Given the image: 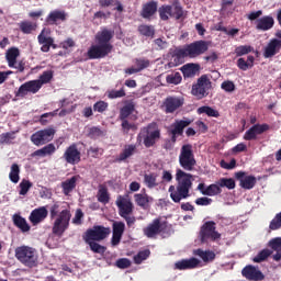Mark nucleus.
Instances as JSON below:
<instances>
[{
	"mask_svg": "<svg viewBox=\"0 0 281 281\" xmlns=\"http://www.w3.org/2000/svg\"><path fill=\"white\" fill-rule=\"evenodd\" d=\"M113 36H115V32L109 29L98 32L94 37L95 44L91 45L87 52L88 58L90 60L106 58L113 52V44H111Z\"/></svg>",
	"mask_w": 281,
	"mask_h": 281,
	"instance_id": "1",
	"label": "nucleus"
},
{
	"mask_svg": "<svg viewBox=\"0 0 281 281\" xmlns=\"http://www.w3.org/2000/svg\"><path fill=\"white\" fill-rule=\"evenodd\" d=\"M207 49H210V43L207 41L200 40L191 44H186L182 48H176L173 50L172 58L175 61H170L168 67H177V60L183 58H199V56H203Z\"/></svg>",
	"mask_w": 281,
	"mask_h": 281,
	"instance_id": "2",
	"label": "nucleus"
},
{
	"mask_svg": "<svg viewBox=\"0 0 281 281\" xmlns=\"http://www.w3.org/2000/svg\"><path fill=\"white\" fill-rule=\"evenodd\" d=\"M176 181L178 182L177 187H169L170 199L173 203H181L183 199L190 196V190L192 189V173H188L182 169H177L176 171Z\"/></svg>",
	"mask_w": 281,
	"mask_h": 281,
	"instance_id": "3",
	"label": "nucleus"
},
{
	"mask_svg": "<svg viewBox=\"0 0 281 281\" xmlns=\"http://www.w3.org/2000/svg\"><path fill=\"white\" fill-rule=\"evenodd\" d=\"M50 218L54 221L52 232L58 238H61L66 229H69V223L71 222V211L63 210L60 212V204L55 202L50 209Z\"/></svg>",
	"mask_w": 281,
	"mask_h": 281,
	"instance_id": "4",
	"label": "nucleus"
},
{
	"mask_svg": "<svg viewBox=\"0 0 281 281\" xmlns=\"http://www.w3.org/2000/svg\"><path fill=\"white\" fill-rule=\"evenodd\" d=\"M179 166L187 172H192L196 168V157L194 156V147L192 144H184L180 148L178 156Z\"/></svg>",
	"mask_w": 281,
	"mask_h": 281,
	"instance_id": "5",
	"label": "nucleus"
},
{
	"mask_svg": "<svg viewBox=\"0 0 281 281\" xmlns=\"http://www.w3.org/2000/svg\"><path fill=\"white\" fill-rule=\"evenodd\" d=\"M15 258L24 265V267H36L38 262V256L36 255V249L30 246H20L15 248Z\"/></svg>",
	"mask_w": 281,
	"mask_h": 281,
	"instance_id": "6",
	"label": "nucleus"
},
{
	"mask_svg": "<svg viewBox=\"0 0 281 281\" xmlns=\"http://www.w3.org/2000/svg\"><path fill=\"white\" fill-rule=\"evenodd\" d=\"M212 90V81L207 78V75H202L198 78L196 82L192 85L191 95H194L195 100H203L210 95Z\"/></svg>",
	"mask_w": 281,
	"mask_h": 281,
	"instance_id": "7",
	"label": "nucleus"
},
{
	"mask_svg": "<svg viewBox=\"0 0 281 281\" xmlns=\"http://www.w3.org/2000/svg\"><path fill=\"white\" fill-rule=\"evenodd\" d=\"M144 134L145 148H153L157 144L158 139H161V131L156 122L149 123L146 127L142 128Z\"/></svg>",
	"mask_w": 281,
	"mask_h": 281,
	"instance_id": "8",
	"label": "nucleus"
},
{
	"mask_svg": "<svg viewBox=\"0 0 281 281\" xmlns=\"http://www.w3.org/2000/svg\"><path fill=\"white\" fill-rule=\"evenodd\" d=\"M200 240L202 244L207 243V240H212V243L221 240V233L216 231V222L209 221L201 226Z\"/></svg>",
	"mask_w": 281,
	"mask_h": 281,
	"instance_id": "9",
	"label": "nucleus"
},
{
	"mask_svg": "<svg viewBox=\"0 0 281 281\" xmlns=\"http://www.w3.org/2000/svg\"><path fill=\"white\" fill-rule=\"evenodd\" d=\"M166 229H168V222H161L158 217L143 228V234L146 238H156L159 234H166Z\"/></svg>",
	"mask_w": 281,
	"mask_h": 281,
	"instance_id": "10",
	"label": "nucleus"
},
{
	"mask_svg": "<svg viewBox=\"0 0 281 281\" xmlns=\"http://www.w3.org/2000/svg\"><path fill=\"white\" fill-rule=\"evenodd\" d=\"M111 235V227H104L102 225H94L92 228H89L83 234V237L91 238L92 240H97L100 243L109 238Z\"/></svg>",
	"mask_w": 281,
	"mask_h": 281,
	"instance_id": "11",
	"label": "nucleus"
},
{
	"mask_svg": "<svg viewBox=\"0 0 281 281\" xmlns=\"http://www.w3.org/2000/svg\"><path fill=\"white\" fill-rule=\"evenodd\" d=\"M21 56V52L16 47H11L7 50L5 59L11 69H16L18 71H25V61L16 60Z\"/></svg>",
	"mask_w": 281,
	"mask_h": 281,
	"instance_id": "12",
	"label": "nucleus"
},
{
	"mask_svg": "<svg viewBox=\"0 0 281 281\" xmlns=\"http://www.w3.org/2000/svg\"><path fill=\"white\" fill-rule=\"evenodd\" d=\"M56 131L54 128H45L35 132L31 136V142L34 144V146H45V144H48V142H52L54 139Z\"/></svg>",
	"mask_w": 281,
	"mask_h": 281,
	"instance_id": "13",
	"label": "nucleus"
},
{
	"mask_svg": "<svg viewBox=\"0 0 281 281\" xmlns=\"http://www.w3.org/2000/svg\"><path fill=\"white\" fill-rule=\"evenodd\" d=\"M63 157L66 164H70V166H76L82 160V154L78 150V145L76 143H72L66 148Z\"/></svg>",
	"mask_w": 281,
	"mask_h": 281,
	"instance_id": "14",
	"label": "nucleus"
},
{
	"mask_svg": "<svg viewBox=\"0 0 281 281\" xmlns=\"http://www.w3.org/2000/svg\"><path fill=\"white\" fill-rule=\"evenodd\" d=\"M190 124H192V121L189 119L176 120L172 123L171 128L168 130L169 135L172 137V142H177V138L183 135V131L188 128Z\"/></svg>",
	"mask_w": 281,
	"mask_h": 281,
	"instance_id": "15",
	"label": "nucleus"
},
{
	"mask_svg": "<svg viewBox=\"0 0 281 281\" xmlns=\"http://www.w3.org/2000/svg\"><path fill=\"white\" fill-rule=\"evenodd\" d=\"M38 91H41V83L36 80H30L20 86L15 92V97L25 98L27 93H32L34 95L35 93H38Z\"/></svg>",
	"mask_w": 281,
	"mask_h": 281,
	"instance_id": "16",
	"label": "nucleus"
},
{
	"mask_svg": "<svg viewBox=\"0 0 281 281\" xmlns=\"http://www.w3.org/2000/svg\"><path fill=\"white\" fill-rule=\"evenodd\" d=\"M270 126L267 123L263 124H255L244 134V139L246 142H256L258 139V135H262L269 131Z\"/></svg>",
	"mask_w": 281,
	"mask_h": 281,
	"instance_id": "17",
	"label": "nucleus"
},
{
	"mask_svg": "<svg viewBox=\"0 0 281 281\" xmlns=\"http://www.w3.org/2000/svg\"><path fill=\"white\" fill-rule=\"evenodd\" d=\"M116 205L121 217L133 214V202L128 199V195H119L116 199Z\"/></svg>",
	"mask_w": 281,
	"mask_h": 281,
	"instance_id": "18",
	"label": "nucleus"
},
{
	"mask_svg": "<svg viewBox=\"0 0 281 281\" xmlns=\"http://www.w3.org/2000/svg\"><path fill=\"white\" fill-rule=\"evenodd\" d=\"M125 229L126 224H124V222H113L111 239V245L113 247H117V245L122 241V236H124Z\"/></svg>",
	"mask_w": 281,
	"mask_h": 281,
	"instance_id": "19",
	"label": "nucleus"
},
{
	"mask_svg": "<svg viewBox=\"0 0 281 281\" xmlns=\"http://www.w3.org/2000/svg\"><path fill=\"white\" fill-rule=\"evenodd\" d=\"M281 38H272L263 49V58H273L276 54H280Z\"/></svg>",
	"mask_w": 281,
	"mask_h": 281,
	"instance_id": "20",
	"label": "nucleus"
},
{
	"mask_svg": "<svg viewBox=\"0 0 281 281\" xmlns=\"http://www.w3.org/2000/svg\"><path fill=\"white\" fill-rule=\"evenodd\" d=\"M183 98L179 97H167L164 101L165 112L166 113H175L178 109L183 106Z\"/></svg>",
	"mask_w": 281,
	"mask_h": 281,
	"instance_id": "21",
	"label": "nucleus"
},
{
	"mask_svg": "<svg viewBox=\"0 0 281 281\" xmlns=\"http://www.w3.org/2000/svg\"><path fill=\"white\" fill-rule=\"evenodd\" d=\"M241 274H243L244 278H246V280H250V281H262V280H265V274L262 273V271H260L259 269H257L254 266H246L241 270Z\"/></svg>",
	"mask_w": 281,
	"mask_h": 281,
	"instance_id": "22",
	"label": "nucleus"
},
{
	"mask_svg": "<svg viewBox=\"0 0 281 281\" xmlns=\"http://www.w3.org/2000/svg\"><path fill=\"white\" fill-rule=\"evenodd\" d=\"M48 214H49V211H47V207L41 206L31 212L29 216V221L30 223H32V225H38L43 223L45 218H47Z\"/></svg>",
	"mask_w": 281,
	"mask_h": 281,
	"instance_id": "23",
	"label": "nucleus"
},
{
	"mask_svg": "<svg viewBox=\"0 0 281 281\" xmlns=\"http://www.w3.org/2000/svg\"><path fill=\"white\" fill-rule=\"evenodd\" d=\"M236 179L239 181L240 188L244 190H252L256 187L257 180L254 176H246L245 171H238L235 173Z\"/></svg>",
	"mask_w": 281,
	"mask_h": 281,
	"instance_id": "24",
	"label": "nucleus"
},
{
	"mask_svg": "<svg viewBox=\"0 0 281 281\" xmlns=\"http://www.w3.org/2000/svg\"><path fill=\"white\" fill-rule=\"evenodd\" d=\"M256 30L259 32H269L276 25V20L271 15L259 18L256 22Z\"/></svg>",
	"mask_w": 281,
	"mask_h": 281,
	"instance_id": "25",
	"label": "nucleus"
},
{
	"mask_svg": "<svg viewBox=\"0 0 281 281\" xmlns=\"http://www.w3.org/2000/svg\"><path fill=\"white\" fill-rule=\"evenodd\" d=\"M201 265V260L192 257L190 259H181L175 263V269L178 271H187L188 269H196Z\"/></svg>",
	"mask_w": 281,
	"mask_h": 281,
	"instance_id": "26",
	"label": "nucleus"
},
{
	"mask_svg": "<svg viewBox=\"0 0 281 281\" xmlns=\"http://www.w3.org/2000/svg\"><path fill=\"white\" fill-rule=\"evenodd\" d=\"M137 153V145H125L122 153L119 155V157L115 158V164H122V161H126V159H131L133 155Z\"/></svg>",
	"mask_w": 281,
	"mask_h": 281,
	"instance_id": "27",
	"label": "nucleus"
},
{
	"mask_svg": "<svg viewBox=\"0 0 281 281\" xmlns=\"http://www.w3.org/2000/svg\"><path fill=\"white\" fill-rule=\"evenodd\" d=\"M268 247L270 248V251H276L274 255H272V259L274 262L281 261V237H274L268 241Z\"/></svg>",
	"mask_w": 281,
	"mask_h": 281,
	"instance_id": "28",
	"label": "nucleus"
},
{
	"mask_svg": "<svg viewBox=\"0 0 281 281\" xmlns=\"http://www.w3.org/2000/svg\"><path fill=\"white\" fill-rule=\"evenodd\" d=\"M58 21H67V13L60 10H54L46 16L47 25H56Z\"/></svg>",
	"mask_w": 281,
	"mask_h": 281,
	"instance_id": "29",
	"label": "nucleus"
},
{
	"mask_svg": "<svg viewBox=\"0 0 281 281\" xmlns=\"http://www.w3.org/2000/svg\"><path fill=\"white\" fill-rule=\"evenodd\" d=\"M37 41L40 45H42V52H49V48L56 49V45L54 44L53 37L45 36V29L37 36Z\"/></svg>",
	"mask_w": 281,
	"mask_h": 281,
	"instance_id": "30",
	"label": "nucleus"
},
{
	"mask_svg": "<svg viewBox=\"0 0 281 281\" xmlns=\"http://www.w3.org/2000/svg\"><path fill=\"white\" fill-rule=\"evenodd\" d=\"M134 201L138 207H142V210H148V207H150L153 198L147 193H136L134 194Z\"/></svg>",
	"mask_w": 281,
	"mask_h": 281,
	"instance_id": "31",
	"label": "nucleus"
},
{
	"mask_svg": "<svg viewBox=\"0 0 281 281\" xmlns=\"http://www.w3.org/2000/svg\"><path fill=\"white\" fill-rule=\"evenodd\" d=\"M157 1H149L143 5L140 16L143 19H150L154 14L157 13Z\"/></svg>",
	"mask_w": 281,
	"mask_h": 281,
	"instance_id": "32",
	"label": "nucleus"
},
{
	"mask_svg": "<svg viewBox=\"0 0 281 281\" xmlns=\"http://www.w3.org/2000/svg\"><path fill=\"white\" fill-rule=\"evenodd\" d=\"M13 225L18 227L21 232L25 234V232H30L31 226L27 224V220H25L21 214H14L12 216Z\"/></svg>",
	"mask_w": 281,
	"mask_h": 281,
	"instance_id": "33",
	"label": "nucleus"
},
{
	"mask_svg": "<svg viewBox=\"0 0 281 281\" xmlns=\"http://www.w3.org/2000/svg\"><path fill=\"white\" fill-rule=\"evenodd\" d=\"M77 181H78V178H76V176H74L70 179H67L66 181L61 182V190H63V194H65V196H69V194H71V192H74V190H76Z\"/></svg>",
	"mask_w": 281,
	"mask_h": 281,
	"instance_id": "34",
	"label": "nucleus"
},
{
	"mask_svg": "<svg viewBox=\"0 0 281 281\" xmlns=\"http://www.w3.org/2000/svg\"><path fill=\"white\" fill-rule=\"evenodd\" d=\"M86 245H89L91 251H93V254H104V251H106V247L98 244V240L95 239H91L89 237H85L82 236Z\"/></svg>",
	"mask_w": 281,
	"mask_h": 281,
	"instance_id": "35",
	"label": "nucleus"
},
{
	"mask_svg": "<svg viewBox=\"0 0 281 281\" xmlns=\"http://www.w3.org/2000/svg\"><path fill=\"white\" fill-rule=\"evenodd\" d=\"M56 153V146L54 144H48L41 149L35 150L32 157H47Z\"/></svg>",
	"mask_w": 281,
	"mask_h": 281,
	"instance_id": "36",
	"label": "nucleus"
},
{
	"mask_svg": "<svg viewBox=\"0 0 281 281\" xmlns=\"http://www.w3.org/2000/svg\"><path fill=\"white\" fill-rule=\"evenodd\" d=\"M20 32L22 34H32V32H36L38 24L32 21H22L19 23Z\"/></svg>",
	"mask_w": 281,
	"mask_h": 281,
	"instance_id": "37",
	"label": "nucleus"
},
{
	"mask_svg": "<svg viewBox=\"0 0 281 281\" xmlns=\"http://www.w3.org/2000/svg\"><path fill=\"white\" fill-rule=\"evenodd\" d=\"M194 255L199 256L203 262H212L216 259V254L212 250H203L201 248L194 250Z\"/></svg>",
	"mask_w": 281,
	"mask_h": 281,
	"instance_id": "38",
	"label": "nucleus"
},
{
	"mask_svg": "<svg viewBox=\"0 0 281 281\" xmlns=\"http://www.w3.org/2000/svg\"><path fill=\"white\" fill-rule=\"evenodd\" d=\"M135 111V103L133 101L127 102L121 110H120V120H127L130 115H133Z\"/></svg>",
	"mask_w": 281,
	"mask_h": 281,
	"instance_id": "39",
	"label": "nucleus"
},
{
	"mask_svg": "<svg viewBox=\"0 0 281 281\" xmlns=\"http://www.w3.org/2000/svg\"><path fill=\"white\" fill-rule=\"evenodd\" d=\"M271 256H273V250L269 248H265L260 250L256 257L252 258V262H257V263L266 262V260H269Z\"/></svg>",
	"mask_w": 281,
	"mask_h": 281,
	"instance_id": "40",
	"label": "nucleus"
},
{
	"mask_svg": "<svg viewBox=\"0 0 281 281\" xmlns=\"http://www.w3.org/2000/svg\"><path fill=\"white\" fill-rule=\"evenodd\" d=\"M199 115H207V117H221V112L218 110H215L214 108L210 105H203L198 109Z\"/></svg>",
	"mask_w": 281,
	"mask_h": 281,
	"instance_id": "41",
	"label": "nucleus"
},
{
	"mask_svg": "<svg viewBox=\"0 0 281 281\" xmlns=\"http://www.w3.org/2000/svg\"><path fill=\"white\" fill-rule=\"evenodd\" d=\"M255 60H256V58L251 55H249L247 57V59L239 58L237 60V67H239V69H241V71H247V69H251V67H254V61Z\"/></svg>",
	"mask_w": 281,
	"mask_h": 281,
	"instance_id": "42",
	"label": "nucleus"
},
{
	"mask_svg": "<svg viewBox=\"0 0 281 281\" xmlns=\"http://www.w3.org/2000/svg\"><path fill=\"white\" fill-rule=\"evenodd\" d=\"M138 33L140 36H145L146 38H155V26L148 24H140L138 26Z\"/></svg>",
	"mask_w": 281,
	"mask_h": 281,
	"instance_id": "43",
	"label": "nucleus"
},
{
	"mask_svg": "<svg viewBox=\"0 0 281 281\" xmlns=\"http://www.w3.org/2000/svg\"><path fill=\"white\" fill-rule=\"evenodd\" d=\"M97 199L99 203H103V205H106L111 201V195L109 194V189L104 186H100Z\"/></svg>",
	"mask_w": 281,
	"mask_h": 281,
	"instance_id": "44",
	"label": "nucleus"
},
{
	"mask_svg": "<svg viewBox=\"0 0 281 281\" xmlns=\"http://www.w3.org/2000/svg\"><path fill=\"white\" fill-rule=\"evenodd\" d=\"M136 68H127L126 71H143V69H148L150 67V60L146 58L135 59Z\"/></svg>",
	"mask_w": 281,
	"mask_h": 281,
	"instance_id": "45",
	"label": "nucleus"
},
{
	"mask_svg": "<svg viewBox=\"0 0 281 281\" xmlns=\"http://www.w3.org/2000/svg\"><path fill=\"white\" fill-rule=\"evenodd\" d=\"M21 167L19 164L11 165V170L9 173V179L12 183H18L21 180Z\"/></svg>",
	"mask_w": 281,
	"mask_h": 281,
	"instance_id": "46",
	"label": "nucleus"
},
{
	"mask_svg": "<svg viewBox=\"0 0 281 281\" xmlns=\"http://www.w3.org/2000/svg\"><path fill=\"white\" fill-rule=\"evenodd\" d=\"M161 21H168L172 16V5L164 4L158 9Z\"/></svg>",
	"mask_w": 281,
	"mask_h": 281,
	"instance_id": "47",
	"label": "nucleus"
},
{
	"mask_svg": "<svg viewBox=\"0 0 281 281\" xmlns=\"http://www.w3.org/2000/svg\"><path fill=\"white\" fill-rule=\"evenodd\" d=\"M221 192H223V190L221 189V187L218 184H210L209 187H206V190L203 192L204 196H217V194H221Z\"/></svg>",
	"mask_w": 281,
	"mask_h": 281,
	"instance_id": "48",
	"label": "nucleus"
},
{
	"mask_svg": "<svg viewBox=\"0 0 281 281\" xmlns=\"http://www.w3.org/2000/svg\"><path fill=\"white\" fill-rule=\"evenodd\" d=\"M144 182L149 189L157 188V173H145Z\"/></svg>",
	"mask_w": 281,
	"mask_h": 281,
	"instance_id": "49",
	"label": "nucleus"
},
{
	"mask_svg": "<svg viewBox=\"0 0 281 281\" xmlns=\"http://www.w3.org/2000/svg\"><path fill=\"white\" fill-rule=\"evenodd\" d=\"M171 16L179 21V19L183 18V7H181V3L176 2L171 7Z\"/></svg>",
	"mask_w": 281,
	"mask_h": 281,
	"instance_id": "50",
	"label": "nucleus"
},
{
	"mask_svg": "<svg viewBox=\"0 0 281 281\" xmlns=\"http://www.w3.org/2000/svg\"><path fill=\"white\" fill-rule=\"evenodd\" d=\"M32 186H34L30 180H25L23 179L20 184V191L19 194L20 196H25V194H27L30 192V189L32 188Z\"/></svg>",
	"mask_w": 281,
	"mask_h": 281,
	"instance_id": "51",
	"label": "nucleus"
},
{
	"mask_svg": "<svg viewBox=\"0 0 281 281\" xmlns=\"http://www.w3.org/2000/svg\"><path fill=\"white\" fill-rule=\"evenodd\" d=\"M220 188H227V190H234L236 188V181L232 178H221L218 181Z\"/></svg>",
	"mask_w": 281,
	"mask_h": 281,
	"instance_id": "52",
	"label": "nucleus"
},
{
	"mask_svg": "<svg viewBox=\"0 0 281 281\" xmlns=\"http://www.w3.org/2000/svg\"><path fill=\"white\" fill-rule=\"evenodd\" d=\"M52 78H54L53 72H44L43 75L40 76L38 79H35L36 82L40 83V89H43V85H47L52 82Z\"/></svg>",
	"mask_w": 281,
	"mask_h": 281,
	"instance_id": "53",
	"label": "nucleus"
},
{
	"mask_svg": "<svg viewBox=\"0 0 281 281\" xmlns=\"http://www.w3.org/2000/svg\"><path fill=\"white\" fill-rule=\"evenodd\" d=\"M149 257H150L149 249L139 251L137 255L134 256V262L135 265H142V261L147 260Z\"/></svg>",
	"mask_w": 281,
	"mask_h": 281,
	"instance_id": "54",
	"label": "nucleus"
},
{
	"mask_svg": "<svg viewBox=\"0 0 281 281\" xmlns=\"http://www.w3.org/2000/svg\"><path fill=\"white\" fill-rule=\"evenodd\" d=\"M88 155H90V157H92V159H99V157H102L104 155V149L101 147L91 146L88 149Z\"/></svg>",
	"mask_w": 281,
	"mask_h": 281,
	"instance_id": "55",
	"label": "nucleus"
},
{
	"mask_svg": "<svg viewBox=\"0 0 281 281\" xmlns=\"http://www.w3.org/2000/svg\"><path fill=\"white\" fill-rule=\"evenodd\" d=\"M281 228V212L278 213L273 220L270 222L269 229L276 232L277 229Z\"/></svg>",
	"mask_w": 281,
	"mask_h": 281,
	"instance_id": "56",
	"label": "nucleus"
},
{
	"mask_svg": "<svg viewBox=\"0 0 281 281\" xmlns=\"http://www.w3.org/2000/svg\"><path fill=\"white\" fill-rule=\"evenodd\" d=\"M252 49L254 48L249 45H240L235 48V54H236V56H245L247 54H251Z\"/></svg>",
	"mask_w": 281,
	"mask_h": 281,
	"instance_id": "57",
	"label": "nucleus"
},
{
	"mask_svg": "<svg viewBox=\"0 0 281 281\" xmlns=\"http://www.w3.org/2000/svg\"><path fill=\"white\" fill-rule=\"evenodd\" d=\"M12 139H15L14 132H7L0 135V144H12Z\"/></svg>",
	"mask_w": 281,
	"mask_h": 281,
	"instance_id": "58",
	"label": "nucleus"
},
{
	"mask_svg": "<svg viewBox=\"0 0 281 281\" xmlns=\"http://www.w3.org/2000/svg\"><path fill=\"white\" fill-rule=\"evenodd\" d=\"M104 135V132L102 130H100V127H91L89 130L88 133V137H90V139H98V137H102Z\"/></svg>",
	"mask_w": 281,
	"mask_h": 281,
	"instance_id": "59",
	"label": "nucleus"
},
{
	"mask_svg": "<svg viewBox=\"0 0 281 281\" xmlns=\"http://www.w3.org/2000/svg\"><path fill=\"white\" fill-rule=\"evenodd\" d=\"M181 80H183V78L181 77V74H179V72H176L175 75L167 76L168 85H181Z\"/></svg>",
	"mask_w": 281,
	"mask_h": 281,
	"instance_id": "60",
	"label": "nucleus"
},
{
	"mask_svg": "<svg viewBox=\"0 0 281 281\" xmlns=\"http://www.w3.org/2000/svg\"><path fill=\"white\" fill-rule=\"evenodd\" d=\"M125 95L126 91H124V88H121L120 90H111L108 98H110V100H115L117 98H124Z\"/></svg>",
	"mask_w": 281,
	"mask_h": 281,
	"instance_id": "61",
	"label": "nucleus"
},
{
	"mask_svg": "<svg viewBox=\"0 0 281 281\" xmlns=\"http://www.w3.org/2000/svg\"><path fill=\"white\" fill-rule=\"evenodd\" d=\"M221 89H223V91H226V93H232L236 91V85H234V81L226 80L222 82Z\"/></svg>",
	"mask_w": 281,
	"mask_h": 281,
	"instance_id": "62",
	"label": "nucleus"
},
{
	"mask_svg": "<svg viewBox=\"0 0 281 281\" xmlns=\"http://www.w3.org/2000/svg\"><path fill=\"white\" fill-rule=\"evenodd\" d=\"M180 71H201V65L199 64H186L180 68Z\"/></svg>",
	"mask_w": 281,
	"mask_h": 281,
	"instance_id": "63",
	"label": "nucleus"
},
{
	"mask_svg": "<svg viewBox=\"0 0 281 281\" xmlns=\"http://www.w3.org/2000/svg\"><path fill=\"white\" fill-rule=\"evenodd\" d=\"M116 267L119 269H128V267H131V261L127 258L117 259Z\"/></svg>",
	"mask_w": 281,
	"mask_h": 281,
	"instance_id": "64",
	"label": "nucleus"
}]
</instances>
